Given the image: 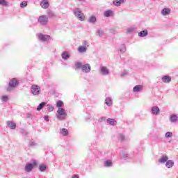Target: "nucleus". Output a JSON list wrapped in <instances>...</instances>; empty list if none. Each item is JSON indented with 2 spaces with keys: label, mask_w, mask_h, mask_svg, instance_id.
I'll return each instance as SVG.
<instances>
[{
  "label": "nucleus",
  "mask_w": 178,
  "mask_h": 178,
  "mask_svg": "<svg viewBox=\"0 0 178 178\" xmlns=\"http://www.w3.org/2000/svg\"><path fill=\"white\" fill-rule=\"evenodd\" d=\"M170 12H172V10L166 7L161 10V15L162 16H169V15H170Z\"/></svg>",
  "instance_id": "11"
},
{
  "label": "nucleus",
  "mask_w": 178,
  "mask_h": 178,
  "mask_svg": "<svg viewBox=\"0 0 178 178\" xmlns=\"http://www.w3.org/2000/svg\"><path fill=\"white\" fill-rule=\"evenodd\" d=\"M45 105H47V103L45 102L40 103L37 108V111H41V109H42V108H44Z\"/></svg>",
  "instance_id": "34"
},
{
  "label": "nucleus",
  "mask_w": 178,
  "mask_h": 178,
  "mask_svg": "<svg viewBox=\"0 0 178 178\" xmlns=\"http://www.w3.org/2000/svg\"><path fill=\"white\" fill-rule=\"evenodd\" d=\"M38 22L40 26H47L48 24V17L47 15H40L38 19Z\"/></svg>",
  "instance_id": "5"
},
{
  "label": "nucleus",
  "mask_w": 178,
  "mask_h": 178,
  "mask_svg": "<svg viewBox=\"0 0 178 178\" xmlns=\"http://www.w3.org/2000/svg\"><path fill=\"white\" fill-rule=\"evenodd\" d=\"M66 111L63 108H58L57 110L56 118L58 120H65L66 119Z\"/></svg>",
  "instance_id": "2"
},
{
  "label": "nucleus",
  "mask_w": 178,
  "mask_h": 178,
  "mask_svg": "<svg viewBox=\"0 0 178 178\" xmlns=\"http://www.w3.org/2000/svg\"><path fill=\"white\" fill-rule=\"evenodd\" d=\"M47 15L49 17H56V15L52 10L48 11Z\"/></svg>",
  "instance_id": "37"
},
{
  "label": "nucleus",
  "mask_w": 178,
  "mask_h": 178,
  "mask_svg": "<svg viewBox=\"0 0 178 178\" xmlns=\"http://www.w3.org/2000/svg\"><path fill=\"white\" fill-rule=\"evenodd\" d=\"M46 108L49 112H53V111L55 109V106H54L52 104H47Z\"/></svg>",
  "instance_id": "29"
},
{
  "label": "nucleus",
  "mask_w": 178,
  "mask_h": 178,
  "mask_svg": "<svg viewBox=\"0 0 178 178\" xmlns=\"http://www.w3.org/2000/svg\"><path fill=\"white\" fill-rule=\"evenodd\" d=\"M89 23H96L97 17L95 16H91L88 19Z\"/></svg>",
  "instance_id": "32"
},
{
  "label": "nucleus",
  "mask_w": 178,
  "mask_h": 178,
  "mask_svg": "<svg viewBox=\"0 0 178 178\" xmlns=\"http://www.w3.org/2000/svg\"><path fill=\"white\" fill-rule=\"evenodd\" d=\"M31 91L33 95H40V92H41V88L39 86L33 85L31 87Z\"/></svg>",
  "instance_id": "7"
},
{
  "label": "nucleus",
  "mask_w": 178,
  "mask_h": 178,
  "mask_svg": "<svg viewBox=\"0 0 178 178\" xmlns=\"http://www.w3.org/2000/svg\"><path fill=\"white\" fill-rule=\"evenodd\" d=\"M165 138H170L173 137V134L170 131H168V132L165 133Z\"/></svg>",
  "instance_id": "39"
},
{
  "label": "nucleus",
  "mask_w": 178,
  "mask_h": 178,
  "mask_svg": "<svg viewBox=\"0 0 178 178\" xmlns=\"http://www.w3.org/2000/svg\"><path fill=\"white\" fill-rule=\"evenodd\" d=\"M126 76H129V71H123L121 73V77H126Z\"/></svg>",
  "instance_id": "43"
},
{
  "label": "nucleus",
  "mask_w": 178,
  "mask_h": 178,
  "mask_svg": "<svg viewBox=\"0 0 178 178\" xmlns=\"http://www.w3.org/2000/svg\"><path fill=\"white\" fill-rule=\"evenodd\" d=\"M0 5H2V6H8V2L5 0H0Z\"/></svg>",
  "instance_id": "42"
},
{
  "label": "nucleus",
  "mask_w": 178,
  "mask_h": 178,
  "mask_svg": "<svg viewBox=\"0 0 178 178\" xmlns=\"http://www.w3.org/2000/svg\"><path fill=\"white\" fill-rule=\"evenodd\" d=\"M72 178H80V177L79 176V175L74 174V175L72 177Z\"/></svg>",
  "instance_id": "48"
},
{
  "label": "nucleus",
  "mask_w": 178,
  "mask_h": 178,
  "mask_svg": "<svg viewBox=\"0 0 178 178\" xmlns=\"http://www.w3.org/2000/svg\"><path fill=\"white\" fill-rule=\"evenodd\" d=\"M178 120V117L177 115L172 114L170 115V121L171 122V123H175V122H177Z\"/></svg>",
  "instance_id": "22"
},
{
  "label": "nucleus",
  "mask_w": 178,
  "mask_h": 178,
  "mask_svg": "<svg viewBox=\"0 0 178 178\" xmlns=\"http://www.w3.org/2000/svg\"><path fill=\"white\" fill-rule=\"evenodd\" d=\"M99 73L102 76H108L110 71L109 69H108L106 67L100 66Z\"/></svg>",
  "instance_id": "8"
},
{
  "label": "nucleus",
  "mask_w": 178,
  "mask_h": 178,
  "mask_svg": "<svg viewBox=\"0 0 178 178\" xmlns=\"http://www.w3.org/2000/svg\"><path fill=\"white\" fill-rule=\"evenodd\" d=\"M60 133L62 136L64 137H66L67 136L69 135V131L66 129V128H63L60 131Z\"/></svg>",
  "instance_id": "23"
},
{
  "label": "nucleus",
  "mask_w": 178,
  "mask_h": 178,
  "mask_svg": "<svg viewBox=\"0 0 178 178\" xmlns=\"http://www.w3.org/2000/svg\"><path fill=\"white\" fill-rule=\"evenodd\" d=\"M165 166L168 168V169H170V168H173L175 166V161L173 160H168L165 163Z\"/></svg>",
  "instance_id": "16"
},
{
  "label": "nucleus",
  "mask_w": 178,
  "mask_h": 178,
  "mask_svg": "<svg viewBox=\"0 0 178 178\" xmlns=\"http://www.w3.org/2000/svg\"><path fill=\"white\" fill-rule=\"evenodd\" d=\"M97 35H99V37H102V35H104V30L102 29H99L97 31Z\"/></svg>",
  "instance_id": "41"
},
{
  "label": "nucleus",
  "mask_w": 178,
  "mask_h": 178,
  "mask_svg": "<svg viewBox=\"0 0 178 178\" xmlns=\"http://www.w3.org/2000/svg\"><path fill=\"white\" fill-rule=\"evenodd\" d=\"M37 37L39 41L42 42H47L49 40H51V35H44L42 33H37Z\"/></svg>",
  "instance_id": "6"
},
{
  "label": "nucleus",
  "mask_w": 178,
  "mask_h": 178,
  "mask_svg": "<svg viewBox=\"0 0 178 178\" xmlns=\"http://www.w3.org/2000/svg\"><path fill=\"white\" fill-rule=\"evenodd\" d=\"M120 52H121V54H124V52H126V45L124 44L120 45Z\"/></svg>",
  "instance_id": "30"
},
{
  "label": "nucleus",
  "mask_w": 178,
  "mask_h": 178,
  "mask_svg": "<svg viewBox=\"0 0 178 178\" xmlns=\"http://www.w3.org/2000/svg\"><path fill=\"white\" fill-rule=\"evenodd\" d=\"M118 140H120V141L121 142L124 141V140H126V136L123 134H120L118 136Z\"/></svg>",
  "instance_id": "35"
},
{
  "label": "nucleus",
  "mask_w": 178,
  "mask_h": 178,
  "mask_svg": "<svg viewBox=\"0 0 178 178\" xmlns=\"http://www.w3.org/2000/svg\"><path fill=\"white\" fill-rule=\"evenodd\" d=\"M143 90V86L141 85H137L133 88V91L134 92H140V91Z\"/></svg>",
  "instance_id": "20"
},
{
  "label": "nucleus",
  "mask_w": 178,
  "mask_h": 178,
  "mask_svg": "<svg viewBox=\"0 0 178 178\" xmlns=\"http://www.w3.org/2000/svg\"><path fill=\"white\" fill-rule=\"evenodd\" d=\"M44 120L49 122V117L48 115H44Z\"/></svg>",
  "instance_id": "47"
},
{
  "label": "nucleus",
  "mask_w": 178,
  "mask_h": 178,
  "mask_svg": "<svg viewBox=\"0 0 178 178\" xmlns=\"http://www.w3.org/2000/svg\"><path fill=\"white\" fill-rule=\"evenodd\" d=\"M104 168H112L113 166V163H112V160H106L104 163Z\"/></svg>",
  "instance_id": "15"
},
{
  "label": "nucleus",
  "mask_w": 178,
  "mask_h": 178,
  "mask_svg": "<svg viewBox=\"0 0 178 178\" xmlns=\"http://www.w3.org/2000/svg\"><path fill=\"white\" fill-rule=\"evenodd\" d=\"M124 2V0H114L113 1V3L115 5V6H120L122 3Z\"/></svg>",
  "instance_id": "26"
},
{
  "label": "nucleus",
  "mask_w": 178,
  "mask_h": 178,
  "mask_svg": "<svg viewBox=\"0 0 178 178\" xmlns=\"http://www.w3.org/2000/svg\"><path fill=\"white\" fill-rule=\"evenodd\" d=\"M75 67L76 69H81L83 73H90L91 72V65L90 64H83L81 62H76L75 63Z\"/></svg>",
  "instance_id": "1"
},
{
  "label": "nucleus",
  "mask_w": 178,
  "mask_h": 178,
  "mask_svg": "<svg viewBox=\"0 0 178 178\" xmlns=\"http://www.w3.org/2000/svg\"><path fill=\"white\" fill-rule=\"evenodd\" d=\"M78 52H79V54H84V52H87V48L83 46H79L78 48Z\"/></svg>",
  "instance_id": "24"
},
{
  "label": "nucleus",
  "mask_w": 178,
  "mask_h": 178,
  "mask_svg": "<svg viewBox=\"0 0 178 178\" xmlns=\"http://www.w3.org/2000/svg\"><path fill=\"white\" fill-rule=\"evenodd\" d=\"M168 159H169V157L166 155H162L160 159H159V162L160 163H165L168 162Z\"/></svg>",
  "instance_id": "13"
},
{
  "label": "nucleus",
  "mask_w": 178,
  "mask_h": 178,
  "mask_svg": "<svg viewBox=\"0 0 178 178\" xmlns=\"http://www.w3.org/2000/svg\"><path fill=\"white\" fill-rule=\"evenodd\" d=\"M161 80L163 83H170L172 81V77L165 75L162 76Z\"/></svg>",
  "instance_id": "14"
},
{
  "label": "nucleus",
  "mask_w": 178,
  "mask_h": 178,
  "mask_svg": "<svg viewBox=\"0 0 178 178\" xmlns=\"http://www.w3.org/2000/svg\"><path fill=\"white\" fill-rule=\"evenodd\" d=\"M37 145V143L34 141L29 142V147H35Z\"/></svg>",
  "instance_id": "46"
},
{
  "label": "nucleus",
  "mask_w": 178,
  "mask_h": 178,
  "mask_svg": "<svg viewBox=\"0 0 178 178\" xmlns=\"http://www.w3.org/2000/svg\"><path fill=\"white\" fill-rule=\"evenodd\" d=\"M27 118H31V114L28 113V114H27Z\"/></svg>",
  "instance_id": "49"
},
{
  "label": "nucleus",
  "mask_w": 178,
  "mask_h": 178,
  "mask_svg": "<svg viewBox=\"0 0 178 178\" xmlns=\"http://www.w3.org/2000/svg\"><path fill=\"white\" fill-rule=\"evenodd\" d=\"M39 170L40 172H45V170H47V165H45L44 164H41L39 165Z\"/></svg>",
  "instance_id": "31"
},
{
  "label": "nucleus",
  "mask_w": 178,
  "mask_h": 178,
  "mask_svg": "<svg viewBox=\"0 0 178 178\" xmlns=\"http://www.w3.org/2000/svg\"><path fill=\"white\" fill-rule=\"evenodd\" d=\"M107 123L110 124L111 126H115L117 122L113 118H108L107 119Z\"/></svg>",
  "instance_id": "25"
},
{
  "label": "nucleus",
  "mask_w": 178,
  "mask_h": 178,
  "mask_svg": "<svg viewBox=\"0 0 178 178\" xmlns=\"http://www.w3.org/2000/svg\"><path fill=\"white\" fill-rule=\"evenodd\" d=\"M105 104L107 106H112V104H113V101L111 97H106L105 99Z\"/></svg>",
  "instance_id": "18"
},
{
  "label": "nucleus",
  "mask_w": 178,
  "mask_h": 178,
  "mask_svg": "<svg viewBox=\"0 0 178 178\" xmlns=\"http://www.w3.org/2000/svg\"><path fill=\"white\" fill-rule=\"evenodd\" d=\"M17 86H19V81L17 79H12L8 83L7 91H10V88H15V87H17Z\"/></svg>",
  "instance_id": "4"
},
{
  "label": "nucleus",
  "mask_w": 178,
  "mask_h": 178,
  "mask_svg": "<svg viewBox=\"0 0 178 178\" xmlns=\"http://www.w3.org/2000/svg\"><path fill=\"white\" fill-rule=\"evenodd\" d=\"M27 5H28V2L26 1H22L21 3H20V8L22 9H24V8H27Z\"/></svg>",
  "instance_id": "36"
},
{
  "label": "nucleus",
  "mask_w": 178,
  "mask_h": 178,
  "mask_svg": "<svg viewBox=\"0 0 178 178\" xmlns=\"http://www.w3.org/2000/svg\"><path fill=\"white\" fill-rule=\"evenodd\" d=\"M61 58L64 60H67V59H69V58H70V54H69V53L67 51H63L61 54Z\"/></svg>",
  "instance_id": "17"
},
{
  "label": "nucleus",
  "mask_w": 178,
  "mask_h": 178,
  "mask_svg": "<svg viewBox=\"0 0 178 178\" xmlns=\"http://www.w3.org/2000/svg\"><path fill=\"white\" fill-rule=\"evenodd\" d=\"M7 126L9 127V129H16V123H15L12 121H8Z\"/></svg>",
  "instance_id": "19"
},
{
  "label": "nucleus",
  "mask_w": 178,
  "mask_h": 178,
  "mask_svg": "<svg viewBox=\"0 0 178 178\" xmlns=\"http://www.w3.org/2000/svg\"><path fill=\"white\" fill-rule=\"evenodd\" d=\"M82 47H85V48H87L88 47H90V44L87 40H84Z\"/></svg>",
  "instance_id": "44"
},
{
  "label": "nucleus",
  "mask_w": 178,
  "mask_h": 178,
  "mask_svg": "<svg viewBox=\"0 0 178 178\" xmlns=\"http://www.w3.org/2000/svg\"><path fill=\"white\" fill-rule=\"evenodd\" d=\"M37 165V161H34L33 163H27L25 165V172H31L33 170V168H34V165Z\"/></svg>",
  "instance_id": "9"
},
{
  "label": "nucleus",
  "mask_w": 178,
  "mask_h": 178,
  "mask_svg": "<svg viewBox=\"0 0 178 178\" xmlns=\"http://www.w3.org/2000/svg\"><path fill=\"white\" fill-rule=\"evenodd\" d=\"M73 13L75 17H77V19H79L81 22H84V20H86V16H84L83 12L80 10V8H75L73 10Z\"/></svg>",
  "instance_id": "3"
},
{
  "label": "nucleus",
  "mask_w": 178,
  "mask_h": 178,
  "mask_svg": "<svg viewBox=\"0 0 178 178\" xmlns=\"http://www.w3.org/2000/svg\"><path fill=\"white\" fill-rule=\"evenodd\" d=\"M151 113L152 115H155L156 116H157V115H159V113H161V109H159V107L156 106H153L151 108Z\"/></svg>",
  "instance_id": "10"
},
{
  "label": "nucleus",
  "mask_w": 178,
  "mask_h": 178,
  "mask_svg": "<svg viewBox=\"0 0 178 178\" xmlns=\"http://www.w3.org/2000/svg\"><path fill=\"white\" fill-rule=\"evenodd\" d=\"M104 15L105 17H111L113 15V11L111 10H106Z\"/></svg>",
  "instance_id": "28"
},
{
  "label": "nucleus",
  "mask_w": 178,
  "mask_h": 178,
  "mask_svg": "<svg viewBox=\"0 0 178 178\" xmlns=\"http://www.w3.org/2000/svg\"><path fill=\"white\" fill-rule=\"evenodd\" d=\"M1 99L2 102H8V101H9V97L8 95H3Z\"/></svg>",
  "instance_id": "33"
},
{
  "label": "nucleus",
  "mask_w": 178,
  "mask_h": 178,
  "mask_svg": "<svg viewBox=\"0 0 178 178\" xmlns=\"http://www.w3.org/2000/svg\"><path fill=\"white\" fill-rule=\"evenodd\" d=\"M134 30H136V28H134V27L128 28V29H127V33L128 34H131V33H133V31H134Z\"/></svg>",
  "instance_id": "40"
},
{
  "label": "nucleus",
  "mask_w": 178,
  "mask_h": 178,
  "mask_svg": "<svg viewBox=\"0 0 178 178\" xmlns=\"http://www.w3.org/2000/svg\"><path fill=\"white\" fill-rule=\"evenodd\" d=\"M40 6L42 9H48L49 8V1L48 0L42 1L40 2Z\"/></svg>",
  "instance_id": "12"
},
{
  "label": "nucleus",
  "mask_w": 178,
  "mask_h": 178,
  "mask_svg": "<svg viewBox=\"0 0 178 178\" xmlns=\"http://www.w3.org/2000/svg\"><path fill=\"white\" fill-rule=\"evenodd\" d=\"M106 120V118L101 117L100 118H99L98 122L99 123H102V122H105Z\"/></svg>",
  "instance_id": "45"
},
{
  "label": "nucleus",
  "mask_w": 178,
  "mask_h": 178,
  "mask_svg": "<svg viewBox=\"0 0 178 178\" xmlns=\"http://www.w3.org/2000/svg\"><path fill=\"white\" fill-rule=\"evenodd\" d=\"M63 106V102L62 100H58L56 102V107L57 108H62Z\"/></svg>",
  "instance_id": "38"
},
{
  "label": "nucleus",
  "mask_w": 178,
  "mask_h": 178,
  "mask_svg": "<svg viewBox=\"0 0 178 178\" xmlns=\"http://www.w3.org/2000/svg\"><path fill=\"white\" fill-rule=\"evenodd\" d=\"M120 158H122V159H127L129 158V154L124 152V151H122L120 153Z\"/></svg>",
  "instance_id": "21"
},
{
  "label": "nucleus",
  "mask_w": 178,
  "mask_h": 178,
  "mask_svg": "<svg viewBox=\"0 0 178 178\" xmlns=\"http://www.w3.org/2000/svg\"><path fill=\"white\" fill-rule=\"evenodd\" d=\"M148 35V31L143 30L138 33V37H147Z\"/></svg>",
  "instance_id": "27"
}]
</instances>
